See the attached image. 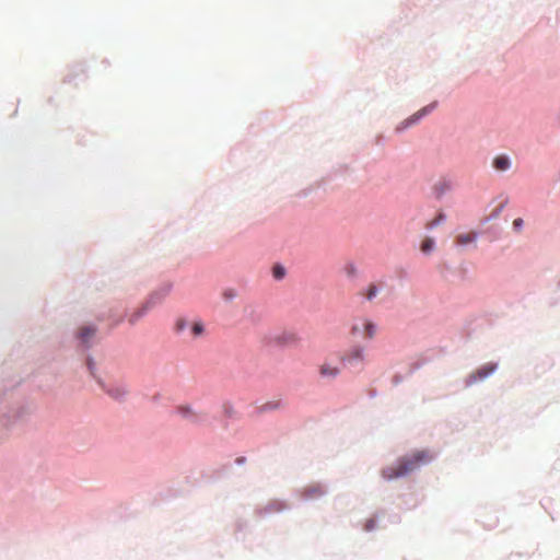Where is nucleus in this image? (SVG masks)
<instances>
[{
  "mask_svg": "<svg viewBox=\"0 0 560 560\" xmlns=\"http://www.w3.org/2000/svg\"><path fill=\"white\" fill-rule=\"evenodd\" d=\"M432 458L433 456L428 451H416L410 455L401 457L396 465L384 468L382 476L387 480L404 477L422 465L428 464Z\"/></svg>",
  "mask_w": 560,
  "mask_h": 560,
  "instance_id": "f257e3e1",
  "label": "nucleus"
},
{
  "mask_svg": "<svg viewBox=\"0 0 560 560\" xmlns=\"http://www.w3.org/2000/svg\"><path fill=\"white\" fill-rule=\"evenodd\" d=\"M350 332L352 336L372 340L377 334V325L372 319L362 317L352 325Z\"/></svg>",
  "mask_w": 560,
  "mask_h": 560,
  "instance_id": "f03ea898",
  "label": "nucleus"
},
{
  "mask_svg": "<svg viewBox=\"0 0 560 560\" xmlns=\"http://www.w3.org/2000/svg\"><path fill=\"white\" fill-rule=\"evenodd\" d=\"M102 389L115 400H124L128 395V387L122 382H100Z\"/></svg>",
  "mask_w": 560,
  "mask_h": 560,
  "instance_id": "7ed1b4c3",
  "label": "nucleus"
},
{
  "mask_svg": "<svg viewBox=\"0 0 560 560\" xmlns=\"http://www.w3.org/2000/svg\"><path fill=\"white\" fill-rule=\"evenodd\" d=\"M497 369V364L487 363L479 368L475 373L470 374L467 378V385H471L479 380H483L488 377L494 370Z\"/></svg>",
  "mask_w": 560,
  "mask_h": 560,
  "instance_id": "20e7f679",
  "label": "nucleus"
},
{
  "mask_svg": "<svg viewBox=\"0 0 560 560\" xmlns=\"http://www.w3.org/2000/svg\"><path fill=\"white\" fill-rule=\"evenodd\" d=\"M365 359L364 350L363 348L357 346L353 347L350 351H348L342 358L341 361L343 363H355V362H363Z\"/></svg>",
  "mask_w": 560,
  "mask_h": 560,
  "instance_id": "39448f33",
  "label": "nucleus"
},
{
  "mask_svg": "<svg viewBox=\"0 0 560 560\" xmlns=\"http://www.w3.org/2000/svg\"><path fill=\"white\" fill-rule=\"evenodd\" d=\"M436 105H438V102H433V103L429 104L428 106H424L423 108L418 110L416 114H413L411 117H409L408 119L405 120V122H404L405 127H408V126L417 122L423 116H425L427 114H429L432 110H434Z\"/></svg>",
  "mask_w": 560,
  "mask_h": 560,
  "instance_id": "423d86ee",
  "label": "nucleus"
},
{
  "mask_svg": "<svg viewBox=\"0 0 560 560\" xmlns=\"http://www.w3.org/2000/svg\"><path fill=\"white\" fill-rule=\"evenodd\" d=\"M177 411L180 416L191 422H199L203 419V415L201 412L194 411L189 406H179Z\"/></svg>",
  "mask_w": 560,
  "mask_h": 560,
  "instance_id": "0eeeda50",
  "label": "nucleus"
},
{
  "mask_svg": "<svg viewBox=\"0 0 560 560\" xmlns=\"http://www.w3.org/2000/svg\"><path fill=\"white\" fill-rule=\"evenodd\" d=\"M339 373L340 369L330 363L325 362L319 366V374L322 377L335 378L339 375Z\"/></svg>",
  "mask_w": 560,
  "mask_h": 560,
  "instance_id": "6e6552de",
  "label": "nucleus"
},
{
  "mask_svg": "<svg viewBox=\"0 0 560 560\" xmlns=\"http://www.w3.org/2000/svg\"><path fill=\"white\" fill-rule=\"evenodd\" d=\"M325 493L324 488L320 485H311L303 489V495L306 499H314Z\"/></svg>",
  "mask_w": 560,
  "mask_h": 560,
  "instance_id": "1a4fd4ad",
  "label": "nucleus"
},
{
  "mask_svg": "<svg viewBox=\"0 0 560 560\" xmlns=\"http://www.w3.org/2000/svg\"><path fill=\"white\" fill-rule=\"evenodd\" d=\"M205 334V325L201 320H192L189 326V336L192 339L199 338Z\"/></svg>",
  "mask_w": 560,
  "mask_h": 560,
  "instance_id": "9d476101",
  "label": "nucleus"
},
{
  "mask_svg": "<svg viewBox=\"0 0 560 560\" xmlns=\"http://www.w3.org/2000/svg\"><path fill=\"white\" fill-rule=\"evenodd\" d=\"M510 166H511V161L505 155H498L493 160V167L498 171H501V172L506 171L510 168Z\"/></svg>",
  "mask_w": 560,
  "mask_h": 560,
  "instance_id": "9b49d317",
  "label": "nucleus"
},
{
  "mask_svg": "<svg viewBox=\"0 0 560 560\" xmlns=\"http://www.w3.org/2000/svg\"><path fill=\"white\" fill-rule=\"evenodd\" d=\"M95 332H96L95 327L86 326V327H82L79 330L78 336L81 339L82 343H88L90 341V339H92L94 337Z\"/></svg>",
  "mask_w": 560,
  "mask_h": 560,
  "instance_id": "f8f14e48",
  "label": "nucleus"
},
{
  "mask_svg": "<svg viewBox=\"0 0 560 560\" xmlns=\"http://www.w3.org/2000/svg\"><path fill=\"white\" fill-rule=\"evenodd\" d=\"M278 340L282 345H295L296 342H299L300 338L295 332L284 331L279 336Z\"/></svg>",
  "mask_w": 560,
  "mask_h": 560,
  "instance_id": "ddd939ff",
  "label": "nucleus"
},
{
  "mask_svg": "<svg viewBox=\"0 0 560 560\" xmlns=\"http://www.w3.org/2000/svg\"><path fill=\"white\" fill-rule=\"evenodd\" d=\"M476 236L477 234L475 232H470V233H465V234H459L457 237H456V244L458 245H467L469 243H472L475 242L476 240Z\"/></svg>",
  "mask_w": 560,
  "mask_h": 560,
  "instance_id": "4468645a",
  "label": "nucleus"
},
{
  "mask_svg": "<svg viewBox=\"0 0 560 560\" xmlns=\"http://www.w3.org/2000/svg\"><path fill=\"white\" fill-rule=\"evenodd\" d=\"M378 293V288L376 284L371 283L366 290L361 292V295H363L368 301H372Z\"/></svg>",
  "mask_w": 560,
  "mask_h": 560,
  "instance_id": "2eb2a0df",
  "label": "nucleus"
},
{
  "mask_svg": "<svg viewBox=\"0 0 560 560\" xmlns=\"http://www.w3.org/2000/svg\"><path fill=\"white\" fill-rule=\"evenodd\" d=\"M191 322L185 319V318H178L174 324V330L177 334L184 332L186 329L189 330Z\"/></svg>",
  "mask_w": 560,
  "mask_h": 560,
  "instance_id": "dca6fc26",
  "label": "nucleus"
},
{
  "mask_svg": "<svg viewBox=\"0 0 560 560\" xmlns=\"http://www.w3.org/2000/svg\"><path fill=\"white\" fill-rule=\"evenodd\" d=\"M434 248V240L425 237L421 243V250L423 253H430Z\"/></svg>",
  "mask_w": 560,
  "mask_h": 560,
  "instance_id": "f3484780",
  "label": "nucleus"
},
{
  "mask_svg": "<svg viewBox=\"0 0 560 560\" xmlns=\"http://www.w3.org/2000/svg\"><path fill=\"white\" fill-rule=\"evenodd\" d=\"M284 273H285V269L280 266V265H276L273 266L272 268V275L276 279L280 280L284 277Z\"/></svg>",
  "mask_w": 560,
  "mask_h": 560,
  "instance_id": "a211bd4d",
  "label": "nucleus"
},
{
  "mask_svg": "<svg viewBox=\"0 0 560 560\" xmlns=\"http://www.w3.org/2000/svg\"><path fill=\"white\" fill-rule=\"evenodd\" d=\"M444 220V214L439 213L435 219L427 223L428 229H433L434 226L439 225Z\"/></svg>",
  "mask_w": 560,
  "mask_h": 560,
  "instance_id": "6ab92c4d",
  "label": "nucleus"
},
{
  "mask_svg": "<svg viewBox=\"0 0 560 560\" xmlns=\"http://www.w3.org/2000/svg\"><path fill=\"white\" fill-rule=\"evenodd\" d=\"M523 224H524V221L523 219L521 218H517L513 221V228L516 230V231H521L522 228H523Z\"/></svg>",
  "mask_w": 560,
  "mask_h": 560,
  "instance_id": "aec40b11",
  "label": "nucleus"
},
{
  "mask_svg": "<svg viewBox=\"0 0 560 560\" xmlns=\"http://www.w3.org/2000/svg\"><path fill=\"white\" fill-rule=\"evenodd\" d=\"M278 407H280V402H279V401H277V402H268V404H266V405L264 406V409H265V410H268V409H276V408H278Z\"/></svg>",
  "mask_w": 560,
  "mask_h": 560,
  "instance_id": "412c9836",
  "label": "nucleus"
},
{
  "mask_svg": "<svg viewBox=\"0 0 560 560\" xmlns=\"http://www.w3.org/2000/svg\"><path fill=\"white\" fill-rule=\"evenodd\" d=\"M373 526H374V521L370 520V521L366 523L365 528H366L368 530H370V529H372V528H373Z\"/></svg>",
  "mask_w": 560,
  "mask_h": 560,
  "instance_id": "4be33fe9",
  "label": "nucleus"
},
{
  "mask_svg": "<svg viewBox=\"0 0 560 560\" xmlns=\"http://www.w3.org/2000/svg\"><path fill=\"white\" fill-rule=\"evenodd\" d=\"M348 273L349 275H353L354 273V267L353 266L348 267Z\"/></svg>",
  "mask_w": 560,
  "mask_h": 560,
  "instance_id": "5701e85b",
  "label": "nucleus"
},
{
  "mask_svg": "<svg viewBox=\"0 0 560 560\" xmlns=\"http://www.w3.org/2000/svg\"><path fill=\"white\" fill-rule=\"evenodd\" d=\"M141 314L137 313L132 318H130V322L133 323Z\"/></svg>",
  "mask_w": 560,
  "mask_h": 560,
  "instance_id": "b1692460",
  "label": "nucleus"
},
{
  "mask_svg": "<svg viewBox=\"0 0 560 560\" xmlns=\"http://www.w3.org/2000/svg\"><path fill=\"white\" fill-rule=\"evenodd\" d=\"M225 295H226L228 298H233V294H231V293H228V294H225Z\"/></svg>",
  "mask_w": 560,
  "mask_h": 560,
  "instance_id": "393cba45",
  "label": "nucleus"
},
{
  "mask_svg": "<svg viewBox=\"0 0 560 560\" xmlns=\"http://www.w3.org/2000/svg\"><path fill=\"white\" fill-rule=\"evenodd\" d=\"M225 295H226L228 298H233V294H231V293H228V294H225Z\"/></svg>",
  "mask_w": 560,
  "mask_h": 560,
  "instance_id": "a878e982",
  "label": "nucleus"
}]
</instances>
